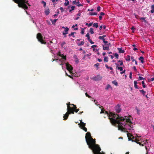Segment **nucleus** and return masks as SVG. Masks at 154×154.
I'll return each instance as SVG.
<instances>
[{
    "label": "nucleus",
    "mask_w": 154,
    "mask_h": 154,
    "mask_svg": "<svg viewBox=\"0 0 154 154\" xmlns=\"http://www.w3.org/2000/svg\"><path fill=\"white\" fill-rule=\"evenodd\" d=\"M111 114L113 118H110L109 116V119L112 124L115 125L116 124H118L119 130H121L122 132H128L124 126L127 123L131 122L130 119H125L116 114L111 113Z\"/></svg>",
    "instance_id": "1"
},
{
    "label": "nucleus",
    "mask_w": 154,
    "mask_h": 154,
    "mask_svg": "<svg viewBox=\"0 0 154 154\" xmlns=\"http://www.w3.org/2000/svg\"><path fill=\"white\" fill-rule=\"evenodd\" d=\"M89 143L88 147L92 150L94 154H105L104 152H101V150L99 146L95 144V139H93L92 137L90 138L88 141Z\"/></svg>",
    "instance_id": "2"
},
{
    "label": "nucleus",
    "mask_w": 154,
    "mask_h": 154,
    "mask_svg": "<svg viewBox=\"0 0 154 154\" xmlns=\"http://www.w3.org/2000/svg\"><path fill=\"white\" fill-rule=\"evenodd\" d=\"M127 136L128 137V139L129 140H131L133 141H134L135 142L137 143L138 144H139L140 145H141L142 146H143L144 145V144H146L147 141L146 140L145 141H143V142H142V143H143L142 144L140 142H138V141H140V140L138 139H137V138H135L134 140V137L130 134H127Z\"/></svg>",
    "instance_id": "3"
},
{
    "label": "nucleus",
    "mask_w": 154,
    "mask_h": 154,
    "mask_svg": "<svg viewBox=\"0 0 154 154\" xmlns=\"http://www.w3.org/2000/svg\"><path fill=\"white\" fill-rule=\"evenodd\" d=\"M18 1L17 4H18V6L20 8H22L24 10H27L28 8V7L26 3L27 4L28 1L26 0H18Z\"/></svg>",
    "instance_id": "4"
},
{
    "label": "nucleus",
    "mask_w": 154,
    "mask_h": 154,
    "mask_svg": "<svg viewBox=\"0 0 154 154\" xmlns=\"http://www.w3.org/2000/svg\"><path fill=\"white\" fill-rule=\"evenodd\" d=\"M37 38L38 40L41 44H45L46 42L44 41L43 39V37L42 36L41 33H39L37 35Z\"/></svg>",
    "instance_id": "5"
},
{
    "label": "nucleus",
    "mask_w": 154,
    "mask_h": 154,
    "mask_svg": "<svg viewBox=\"0 0 154 154\" xmlns=\"http://www.w3.org/2000/svg\"><path fill=\"white\" fill-rule=\"evenodd\" d=\"M85 123L83 122L82 120H80V123L78 124V125L80 126V127L81 129H83L85 132H87V128L85 127Z\"/></svg>",
    "instance_id": "6"
},
{
    "label": "nucleus",
    "mask_w": 154,
    "mask_h": 154,
    "mask_svg": "<svg viewBox=\"0 0 154 154\" xmlns=\"http://www.w3.org/2000/svg\"><path fill=\"white\" fill-rule=\"evenodd\" d=\"M91 137H92L91 136L90 133V132H87L86 134V136L85 137L86 141L87 144H88L89 143L88 142V140Z\"/></svg>",
    "instance_id": "7"
},
{
    "label": "nucleus",
    "mask_w": 154,
    "mask_h": 154,
    "mask_svg": "<svg viewBox=\"0 0 154 154\" xmlns=\"http://www.w3.org/2000/svg\"><path fill=\"white\" fill-rule=\"evenodd\" d=\"M74 112H70L69 111H67V112L63 116V117L64 118L63 120H66L67 119L69 115V114H74Z\"/></svg>",
    "instance_id": "8"
},
{
    "label": "nucleus",
    "mask_w": 154,
    "mask_h": 154,
    "mask_svg": "<svg viewBox=\"0 0 154 154\" xmlns=\"http://www.w3.org/2000/svg\"><path fill=\"white\" fill-rule=\"evenodd\" d=\"M66 65L67 69L71 72L72 70L73 69L72 66L68 63H66Z\"/></svg>",
    "instance_id": "9"
},
{
    "label": "nucleus",
    "mask_w": 154,
    "mask_h": 154,
    "mask_svg": "<svg viewBox=\"0 0 154 154\" xmlns=\"http://www.w3.org/2000/svg\"><path fill=\"white\" fill-rule=\"evenodd\" d=\"M115 110L117 113H119L121 111V109L120 108V105L119 104L116 106L115 107Z\"/></svg>",
    "instance_id": "10"
},
{
    "label": "nucleus",
    "mask_w": 154,
    "mask_h": 154,
    "mask_svg": "<svg viewBox=\"0 0 154 154\" xmlns=\"http://www.w3.org/2000/svg\"><path fill=\"white\" fill-rule=\"evenodd\" d=\"M104 112H105V114H107V115L109 117V116L110 118H113V117L112 116L111 114V113H110V115H109L108 112L107 111H105V110L104 109H101V112H100V113H101V114L103 113H104ZM111 113H112V112H111Z\"/></svg>",
    "instance_id": "11"
},
{
    "label": "nucleus",
    "mask_w": 154,
    "mask_h": 154,
    "mask_svg": "<svg viewBox=\"0 0 154 154\" xmlns=\"http://www.w3.org/2000/svg\"><path fill=\"white\" fill-rule=\"evenodd\" d=\"M102 79V77L100 76V75H98L94 77L93 79L95 81H98L101 80Z\"/></svg>",
    "instance_id": "12"
},
{
    "label": "nucleus",
    "mask_w": 154,
    "mask_h": 154,
    "mask_svg": "<svg viewBox=\"0 0 154 154\" xmlns=\"http://www.w3.org/2000/svg\"><path fill=\"white\" fill-rule=\"evenodd\" d=\"M67 105V111H71V107L70 106L71 105L70 103L69 102L66 104Z\"/></svg>",
    "instance_id": "13"
},
{
    "label": "nucleus",
    "mask_w": 154,
    "mask_h": 154,
    "mask_svg": "<svg viewBox=\"0 0 154 154\" xmlns=\"http://www.w3.org/2000/svg\"><path fill=\"white\" fill-rule=\"evenodd\" d=\"M103 49L104 50H107L108 51L109 50V45H106L105 46L104 45H103Z\"/></svg>",
    "instance_id": "14"
},
{
    "label": "nucleus",
    "mask_w": 154,
    "mask_h": 154,
    "mask_svg": "<svg viewBox=\"0 0 154 154\" xmlns=\"http://www.w3.org/2000/svg\"><path fill=\"white\" fill-rule=\"evenodd\" d=\"M58 55L59 56L61 57H62V59L64 60H65L66 59V56H64L63 54H58Z\"/></svg>",
    "instance_id": "15"
},
{
    "label": "nucleus",
    "mask_w": 154,
    "mask_h": 154,
    "mask_svg": "<svg viewBox=\"0 0 154 154\" xmlns=\"http://www.w3.org/2000/svg\"><path fill=\"white\" fill-rule=\"evenodd\" d=\"M118 49L119 50V53H123L125 52V51L122 49V48H118Z\"/></svg>",
    "instance_id": "16"
},
{
    "label": "nucleus",
    "mask_w": 154,
    "mask_h": 154,
    "mask_svg": "<svg viewBox=\"0 0 154 154\" xmlns=\"http://www.w3.org/2000/svg\"><path fill=\"white\" fill-rule=\"evenodd\" d=\"M72 108L71 109V111L70 110L69 111L70 112H74V111L73 110L76 109H77L76 106L75 105H73V107H71Z\"/></svg>",
    "instance_id": "17"
},
{
    "label": "nucleus",
    "mask_w": 154,
    "mask_h": 154,
    "mask_svg": "<svg viewBox=\"0 0 154 154\" xmlns=\"http://www.w3.org/2000/svg\"><path fill=\"white\" fill-rule=\"evenodd\" d=\"M89 14L90 15H97V13L96 12H89Z\"/></svg>",
    "instance_id": "18"
},
{
    "label": "nucleus",
    "mask_w": 154,
    "mask_h": 154,
    "mask_svg": "<svg viewBox=\"0 0 154 154\" xmlns=\"http://www.w3.org/2000/svg\"><path fill=\"white\" fill-rule=\"evenodd\" d=\"M139 60H140L141 62V63H144V58L143 57L141 56L139 58Z\"/></svg>",
    "instance_id": "19"
},
{
    "label": "nucleus",
    "mask_w": 154,
    "mask_h": 154,
    "mask_svg": "<svg viewBox=\"0 0 154 154\" xmlns=\"http://www.w3.org/2000/svg\"><path fill=\"white\" fill-rule=\"evenodd\" d=\"M134 87L138 89L139 88L137 85V82L136 81H134Z\"/></svg>",
    "instance_id": "20"
},
{
    "label": "nucleus",
    "mask_w": 154,
    "mask_h": 154,
    "mask_svg": "<svg viewBox=\"0 0 154 154\" xmlns=\"http://www.w3.org/2000/svg\"><path fill=\"white\" fill-rule=\"evenodd\" d=\"M109 88H111L112 90V89L111 86L109 84H108L105 88V89L108 90Z\"/></svg>",
    "instance_id": "21"
},
{
    "label": "nucleus",
    "mask_w": 154,
    "mask_h": 154,
    "mask_svg": "<svg viewBox=\"0 0 154 154\" xmlns=\"http://www.w3.org/2000/svg\"><path fill=\"white\" fill-rule=\"evenodd\" d=\"M125 60L127 61H129L130 60V56L129 55H128L125 58Z\"/></svg>",
    "instance_id": "22"
},
{
    "label": "nucleus",
    "mask_w": 154,
    "mask_h": 154,
    "mask_svg": "<svg viewBox=\"0 0 154 154\" xmlns=\"http://www.w3.org/2000/svg\"><path fill=\"white\" fill-rule=\"evenodd\" d=\"M50 13V11L49 9L45 11V14L46 15H48Z\"/></svg>",
    "instance_id": "23"
},
{
    "label": "nucleus",
    "mask_w": 154,
    "mask_h": 154,
    "mask_svg": "<svg viewBox=\"0 0 154 154\" xmlns=\"http://www.w3.org/2000/svg\"><path fill=\"white\" fill-rule=\"evenodd\" d=\"M100 64L98 63H97L94 65V66L97 68V69H98V66H99Z\"/></svg>",
    "instance_id": "24"
},
{
    "label": "nucleus",
    "mask_w": 154,
    "mask_h": 154,
    "mask_svg": "<svg viewBox=\"0 0 154 154\" xmlns=\"http://www.w3.org/2000/svg\"><path fill=\"white\" fill-rule=\"evenodd\" d=\"M151 8L152 9L151 10V12L152 13H154V5L151 6Z\"/></svg>",
    "instance_id": "25"
},
{
    "label": "nucleus",
    "mask_w": 154,
    "mask_h": 154,
    "mask_svg": "<svg viewBox=\"0 0 154 154\" xmlns=\"http://www.w3.org/2000/svg\"><path fill=\"white\" fill-rule=\"evenodd\" d=\"M140 92L142 93V94L144 96L145 95V94L146 93V91H144L143 90H139Z\"/></svg>",
    "instance_id": "26"
},
{
    "label": "nucleus",
    "mask_w": 154,
    "mask_h": 154,
    "mask_svg": "<svg viewBox=\"0 0 154 154\" xmlns=\"http://www.w3.org/2000/svg\"><path fill=\"white\" fill-rule=\"evenodd\" d=\"M93 26L97 28L98 27V23H94L93 25Z\"/></svg>",
    "instance_id": "27"
},
{
    "label": "nucleus",
    "mask_w": 154,
    "mask_h": 154,
    "mask_svg": "<svg viewBox=\"0 0 154 154\" xmlns=\"http://www.w3.org/2000/svg\"><path fill=\"white\" fill-rule=\"evenodd\" d=\"M105 66L107 69H109L111 70H112L113 69V68L112 67L108 66L107 64H106Z\"/></svg>",
    "instance_id": "28"
},
{
    "label": "nucleus",
    "mask_w": 154,
    "mask_h": 154,
    "mask_svg": "<svg viewBox=\"0 0 154 154\" xmlns=\"http://www.w3.org/2000/svg\"><path fill=\"white\" fill-rule=\"evenodd\" d=\"M75 33V32H72L71 33V34H70L69 35V36H73V37H75V36L74 35Z\"/></svg>",
    "instance_id": "29"
},
{
    "label": "nucleus",
    "mask_w": 154,
    "mask_h": 154,
    "mask_svg": "<svg viewBox=\"0 0 154 154\" xmlns=\"http://www.w3.org/2000/svg\"><path fill=\"white\" fill-rule=\"evenodd\" d=\"M112 83L113 84H114L116 86H117L118 85V83L116 81H113L112 82Z\"/></svg>",
    "instance_id": "30"
},
{
    "label": "nucleus",
    "mask_w": 154,
    "mask_h": 154,
    "mask_svg": "<svg viewBox=\"0 0 154 154\" xmlns=\"http://www.w3.org/2000/svg\"><path fill=\"white\" fill-rule=\"evenodd\" d=\"M142 86L143 88H145L146 87V85H145L144 81H143L142 82Z\"/></svg>",
    "instance_id": "31"
},
{
    "label": "nucleus",
    "mask_w": 154,
    "mask_h": 154,
    "mask_svg": "<svg viewBox=\"0 0 154 154\" xmlns=\"http://www.w3.org/2000/svg\"><path fill=\"white\" fill-rule=\"evenodd\" d=\"M84 44V42L83 41H82L80 43H78V45L79 46H81L83 45Z\"/></svg>",
    "instance_id": "32"
},
{
    "label": "nucleus",
    "mask_w": 154,
    "mask_h": 154,
    "mask_svg": "<svg viewBox=\"0 0 154 154\" xmlns=\"http://www.w3.org/2000/svg\"><path fill=\"white\" fill-rule=\"evenodd\" d=\"M108 57H104V61L105 62H108Z\"/></svg>",
    "instance_id": "33"
},
{
    "label": "nucleus",
    "mask_w": 154,
    "mask_h": 154,
    "mask_svg": "<svg viewBox=\"0 0 154 154\" xmlns=\"http://www.w3.org/2000/svg\"><path fill=\"white\" fill-rule=\"evenodd\" d=\"M90 32L92 34H94V32L93 31V29L92 28H90Z\"/></svg>",
    "instance_id": "34"
},
{
    "label": "nucleus",
    "mask_w": 154,
    "mask_h": 154,
    "mask_svg": "<svg viewBox=\"0 0 154 154\" xmlns=\"http://www.w3.org/2000/svg\"><path fill=\"white\" fill-rule=\"evenodd\" d=\"M116 68L117 69H118L120 71H122L123 70V68L122 67H118L117 66L116 67Z\"/></svg>",
    "instance_id": "35"
},
{
    "label": "nucleus",
    "mask_w": 154,
    "mask_h": 154,
    "mask_svg": "<svg viewBox=\"0 0 154 154\" xmlns=\"http://www.w3.org/2000/svg\"><path fill=\"white\" fill-rule=\"evenodd\" d=\"M57 20V19H55L53 21H52V23L54 25L56 21Z\"/></svg>",
    "instance_id": "36"
},
{
    "label": "nucleus",
    "mask_w": 154,
    "mask_h": 154,
    "mask_svg": "<svg viewBox=\"0 0 154 154\" xmlns=\"http://www.w3.org/2000/svg\"><path fill=\"white\" fill-rule=\"evenodd\" d=\"M75 8V6H72L71 7V9H70L69 10V12H71L72 11L74 10Z\"/></svg>",
    "instance_id": "37"
},
{
    "label": "nucleus",
    "mask_w": 154,
    "mask_h": 154,
    "mask_svg": "<svg viewBox=\"0 0 154 154\" xmlns=\"http://www.w3.org/2000/svg\"><path fill=\"white\" fill-rule=\"evenodd\" d=\"M72 3L74 4H75V5H77V3H79V2L78 1V2H76L75 0V1H73L72 2Z\"/></svg>",
    "instance_id": "38"
},
{
    "label": "nucleus",
    "mask_w": 154,
    "mask_h": 154,
    "mask_svg": "<svg viewBox=\"0 0 154 154\" xmlns=\"http://www.w3.org/2000/svg\"><path fill=\"white\" fill-rule=\"evenodd\" d=\"M145 19H146V18L145 17H141L140 18V20H144V22H145V23H146V20H145Z\"/></svg>",
    "instance_id": "39"
},
{
    "label": "nucleus",
    "mask_w": 154,
    "mask_h": 154,
    "mask_svg": "<svg viewBox=\"0 0 154 154\" xmlns=\"http://www.w3.org/2000/svg\"><path fill=\"white\" fill-rule=\"evenodd\" d=\"M86 36L87 37V39L88 40H89L90 39V37L89 36V33H88L86 35Z\"/></svg>",
    "instance_id": "40"
},
{
    "label": "nucleus",
    "mask_w": 154,
    "mask_h": 154,
    "mask_svg": "<svg viewBox=\"0 0 154 154\" xmlns=\"http://www.w3.org/2000/svg\"><path fill=\"white\" fill-rule=\"evenodd\" d=\"M98 38L99 39H100L102 40L103 41L104 40H105L104 38H103V37H102V36H99Z\"/></svg>",
    "instance_id": "41"
},
{
    "label": "nucleus",
    "mask_w": 154,
    "mask_h": 154,
    "mask_svg": "<svg viewBox=\"0 0 154 154\" xmlns=\"http://www.w3.org/2000/svg\"><path fill=\"white\" fill-rule=\"evenodd\" d=\"M114 55L116 57V58L117 59L118 58V57H119V55L118 54H117V53H115L114 54Z\"/></svg>",
    "instance_id": "42"
},
{
    "label": "nucleus",
    "mask_w": 154,
    "mask_h": 154,
    "mask_svg": "<svg viewBox=\"0 0 154 154\" xmlns=\"http://www.w3.org/2000/svg\"><path fill=\"white\" fill-rule=\"evenodd\" d=\"M69 4V1H67V2H65V3H64V5L65 6H67Z\"/></svg>",
    "instance_id": "43"
},
{
    "label": "nucleus",
    "mask_w": 154,
    "mask_h": 154,
    "mask_svg": "<svg viewBox=\"0 0 154 154\" xmlns=\"http://www.w3.org/2000/svg\"><path fill=\"white\" fill-rule=\"evenodd\" d=\"M84 32H85V30H84V29H82V31H81V33L82 34H84Z\"/></svg>",
    "instance_id": "44"
},
{
    "label": "nucleus",
    "mask_w": 154,
    "mask_h": 154,
    "mask_svg": "<svg viewBox=\"0 0 154 154\" xmlns=\"http://www.w3.org/2000/svg\"><path fill=\"white\" fill-rule=\"evenodd\" d=\"M88 40L91 44H93L94 43V42H93L91 39H90L89 40Z\"/></svg>",
    "instance_id": "45"
},
{
    "label": "nucleus",
    "mask_w": 154,
    "mask_h": 154,
    "mask_svg": "<svg viewBox=\"0 0 154 154\" xmlns=\"http://www.w3.org/2000/svg\"><path fill=\"white\" fill-rule=\"evenodd\" d=\"M79 109H76L73 110L74 111V112H77L79 111Z\"/></svg>",
    "instance_id": "46"
},
{
    "label": "nucleus",
    "mask_w": 154,
    "mask_h": 154,
    "mask_svg": "<svg viewBox=\"0 0 154 154\" xmlns=\"http://www.w3.org/2000/svg\"><path fill=\"white\" fill-rule=\"evenodd\" d=\"M139 79L140 80H142L143 79L144 80V79H145V78H143V77H141V76H139Z\"/></svg>",
    "instance_id": "47"
},
{
    "label": "nucleus",
    "mask_w": 154,
    "mask_h": 154,
    "mask_svg": "<svg viewBox=\"0 0 154 154\" xmlns=\"http://www.w3.org/2000/svg\"><path fill=\"white\" fill-rule=\"evenodd\" d=\"M101 9V7L100 6H98L97 8V11L99 12V11Z\"/></svg>",
    "instance_id": "48"
},
{
    "label": "nucleus",
    "mask_w": 154,
    "mask_h": 154,
    "mask_svg": "<svg viewBox=\"0 0 154 154\" xmlns=\"http://www.w3.org/2000/svg\"><path fill=\"white\" fill-rule=\"evenodd\" d=\"M69 30V28L68 27H66L65 29V32H68V31Z\"/></svg>",
    "instance_id": "49"
},
{
    "label": "nucleus",
    "mask_w": 154,
    "mask_h": 154,
    "mask_svg": "<svg viewBox=\"0 0 154 154\" xmlns=\"http://www.w3.org/2000/svg\"><path fill=\"white\" fill-rule=\"evenodd\" d=\"M60 10H61V12L62 13L64 11L63 8L62 7H61L60 8Z\"/></svg>",
    "instance_id": "50"
},
{
    "label": "nucleus",
    "mask_w": 154,
    "mask_h": 154,
    "mask_svg": "<svg viewBox=\"0 0 154 154\" xmlns=\"http://www.w3.org/2000/svg\"><path fill=\"white\" fill-rule=\"evenodd\" d=\"M128 124V125L131 128H132L131 126V122H129L127 123Z\"/></svg>",
    "instance_id": "51"
},
{
    "label": "nucleus",
    "mask_w": 154,
    "mask_h": 154,
    "mask_svg": "<svg viewBox=\"0 0 154 154\" xmlns=\"http://www.w3.org/2000/svg\"><path fill=\"white\" fill-rule=\"evenodd\" d=\"M85 94L86 96V97H88L89 98L91 97L90 96H89V95H88V94L87 93H86Z\"/></svg>",
    "instance_id": "52"
},
{
    "label": "nucleus",
    "mask_w": 154,
    "mask_h": 154,
    "mask_svg": "<svg viewBox=\"0 0 154 154\" xmlns=\"http://www.w3.org/2000/svg\"><path fill=\"white\" fill-rule=\"evenodd\" d=\"M118 62H120V65L122 66L123 64V62L122 61L119 60Z\"/></svg>",
    "instance_id": "53"
},
{
    "label": "nucleus",
    "mask_w": 154,
    "mask_h": 154,
    "mask_svg": "<svg viewBox=\"0 0 154 154\" xmlns=\"http://www.w3.org/2000/svg\"><path fill=\"white\" fill-rule=\"evenodd\" d=\"M131 60H132V62H134V61H135V60L134 59V57H133L132 56V57H131Z\"/></svg>",
    "instance_id": "54"
},
{
    "label": "nucleus",
    "mask_w": 154,
    "mask_h": 154,
    "mask_svg": "<svg viewBox=\"0 0 154 154\" xmlns=\"http://www.w3.org/2000/svg\"><path fill=\"white\" fill-rule=\"evenodd\" d=\"M125 72V69L123 71L121 72H120V73L121 74H122L123 73H124Z\"/></svg>",
    "instance_id": "55"
},
{
    "label": "nucleus",
    "mask_w": 154,
    "mask_h": 154,
    "mask_svg": "<svg viewBox=\"0 0 154 154\" xmlns=\"http://www.w3.org/2000/svg\"><path fill=\"white\" fill-rule=\"evenodd\" d=\"M103 42L104 43V44L105 45H106V44H107L108 43V42L106 41H105V39L103 41Z\"/></svg>",
    "instance_id": "56"
},
{
    "label": "nucleus",
    "mask_w": 154,
    "mask_h": 154,
    "mask_svg": "<svg viewBox=\"0 0 154 154\" xmlns=\"http://www.w3.org/2000/svg\"><path fill=\"white\" fill-rule=\"evenodd\" d=\"M129 77L130 79H131V78H132V72H130V73Z\"/></svg>",
    "instance_id": "57"
},
{
    "label": "nucleus",
    "mask_w": 154,
    "mask_h": 154,
    "mask_svg": "<svg viewBox=\"0 0 154 154\" xmlns=\"http://www.w3.org/2000/svg\"><path fill=\"white\" fill-rule=\"evenodd\" d=\"M136 109L137 112V114H139V111H140V110L138 109L137 108V107H136Z\"/></svg>",
    "instance_id": "58"
},
{
    "label": "nucleus",
    "mask_w": 154,
    "mask_h": 154,
    "mask_svg": "<svg viewBox=\"0 0 154 154\" xmlns=\"http://www.w3.org/2000/svg\"><path fill=\"white\" fill-rule=\"evenodd\" d=\"M93 23V22H92V23H89L88 24V26H91L92 25Z\"/></svg>",
    "instance_id": "59"
},
{
    "label": "nucleus",
    "mask_w": 154,
    "mask_h": 154,
    "mask_svg": "<svg viewBox=\"0 0 154 154\" xmlns=\"http://www.w3.org/2000/svg\"><path fill=\"white\" fill-rule=\"evenodd\" d=\"M77 5L78 7H79V6H82V5L81 4H80V3L79 2V3L77 4Z\"/></svg>",
    "instance_id": "60"
},
{
    "label": "nucleus",
    "mask_w": 154,
    "mask_h": 154,
    "mask_svg": "<svg viewBox=\"0 0 154 154\" xmlns=\"http://www.w3.org/2000/svg\"><path fill=\"white\" fill-rule=\"evenodd\" d=\"M100 15H101V16H103L105 15V14L103 12H101L100 13Z\"/></svg>",
    "instance_id": "61"
},
{
    "label": "nucleus",
    "mask_w": 154,
    "mask_h": 154,
    "mask_svg": "<svg viewBox=\"0 0 154 154\" xmlns=\"http://www.w3.org/2000/svg\"><path fill=\"white\" fill-rule=\"evenodd\" d=\"M135 17L137 19H138L139 17V16L137 15H135Z\"/></svg>",
    "instance_id": "62"
},
{
    "label": "nucleus",
    "mask_w": 154,
    "mask_h": 154,
    "mask_svg": "<svg viewBox=\"0 0 154 154\" xmlns=\"http://www.w3.org/2000/svg\"><path fill=\"white\" fill-rule=\"evenodd\" d=\"M97 45H93L91 46V48H94L97 47Z\"/></svg>",
    "instance_id": "63"
},
{
    "label": "nucleus",
    "mask_w": 154,
    "mask_h": 154,
    "mask_svg": "<svg viewBox=\"0 0 154 154\" xmlns=\"http://www.w3.org/2000/svg\"><path fill=\"white\" fill-rule=\"evenodd\" d=\"M98 60L99 62H101L102 61V59L98 58Z\"/></svg>",
    "instance_id": "64"
}]
</instances>
